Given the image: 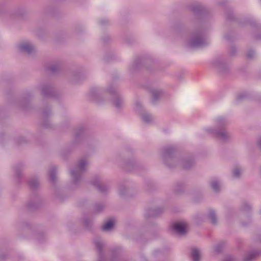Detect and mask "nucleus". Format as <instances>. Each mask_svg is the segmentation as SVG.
Listing matches in <instances>:
<instances>
[{"label":"nucleus","instance_id":"obj_6","mask_svg":"<svg viewBox=\"0 0 261 261\" xmlns=\"http://www.w3.org/2000/svg\"><path fill=\"white\" fill-rule=\"evenodd\" d=\"M86 164V161H81L80 163V164H79V168L81 169H83Z\"/></svg>","mask_w":261,"mask_h":261},{"label":"nucleus","instance_id":"obj_4","mask_svg":"<svg viewBox=\"0 0 261 261\" xmlns=\"http://www.w3.org/2000/svg\"><path fill=\"white\" fill-rule=\"evenodd\" d=\"M20 48L24 51L30 52L31 50L32 46L28 43L22 44L19 46Z\"/></svg>","mask_w":261,"mask_h":261},{"label":"nucleus","instance_id":"obj_9","mask_svg":"<svg viewBox=\"0 0 261 261\" xmlns=\"http://www.w3.org/2000/svg\"><path fill=\"white\" fill-rule=\"evenodd\" d=\"M260 146H261V141H260Z\"/></svg>","mask_w":261,"mask_h":261},{"label":"nucleus","instance_id":"obj_3","mask_svg":"<svg viewBox=\"0 0 261 261\" xmlns=\"http://www.w3.org/2000/svg\"><path fill=\"white\" fill-rule=\"evenodd\" d=\"M192 256L193 261H199L200 252L196 248L192 249Z\"/></svg>","mask_w":261,"mask_h":261},{"label":"nucleus","instance_id":"obj_7","mask_svg":"<svg viewBox=\"0 0 261 261\" xmlns=\"http://www.w3.org/2000/svg\"><path fill=\"white\" fill-rule=\"evenodd\" d=\"M241 173L240 170L239 169H236L234 170L233 174L234 176H238L240 173Z\"/></svg>","mask_w":261,"mask_h":261},{"label":"nucleus","instance_id":"obj_5","mask_svg":"<svg viewBox=\"0 0 261 261\" xmlns=\"http://www.w3.org/2000/svg\"><path fill=\"white\" fill-rule=\"evenodd\" d=\"M212 187L214 190H217L219 188V184L217 182H213L212 184Z\"/></svg>","mask_w":261,"mask_h":261},{"label":"nucleus","instance_id":"obj_8","mask_svg":"<svg viewBox=\"0 0 261 261\" xmlns=\"http://www.w3.org/2000/svg\"><path fill=\"white\" fill-rule=\"evenodd\" d=\"M210 217H211V220H212V222L214 223V221H215V217H214V214H211V215H210Z\"/></svg>","mask_w":261,"mask_h":261},{"label":"nucleus","instance_id":"obj_1","mask_svg":"<svg viewBox=\"0 0 261 261\" xmlns=\"http://www.w3.org/2000/svg\"><path fill=\"white\" fill-rule=\"evenodd\" d=\"M173 229L179 234H184L188 230V224L185 222H178L172 226Z\"/></svg>","mask_w":261,"mask_h":261},{"label":"nucleus","instance_id":"obj_2","mask_svg":"<svg viewBox=\"0 0 261 261\" xmlns=\"http://www.w3.org/2000/svg\"><path fill=\"white\" fill-rule=\"evenodd\" d=\"M114 224V221L113 219L109 220L102 226V229L104 230H109L111 229Z\"/></svg>","mask_w":261,"mask_h":261}]
</instances>
